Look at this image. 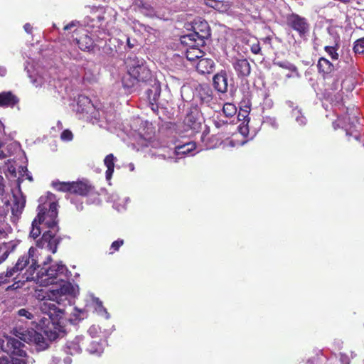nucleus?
I'll list each match as a JSON object with an SVG mask.
<instances>
[{
    "instance_id": "obj_1",
    "label": "nucleus",
    "mask_w": 364,
    "mask_h": 364,
    "mask_svg": "<svg viewBox=\"0 0 364 364\" xmlns=\"http://www.w3.org/2000/svg\"><path fill=\"white\" fill-rule=\"evenodd\" d=\"M49 293L50 289L48 291L40 289L35 292V297L40 301L39 309L43 314L48 316V318L44 317L40 320L38 328L50 340H55L58 337L57 325L58 321L62 318L63 311L51 302Z\"/></svg>"
},
{
    "instance_id": "obj_2",
    "label": "nucleus",
    "mask_w": 364,
    "mask_h": 364,
    "mask_svg": "<svg viewBox=\"0 0 364 364\" xmlns=\"http://www.w3.org/2000/svg\"><path fill=\"white\" fill-rule=\"evenodd\" d=\"M57 207L58 205L55 202L39 205L38 207V215L36 218L38 223L50 229L43 233L41 240L37 242V245L42 250L46 249L52 253L56 252L59 242V240L55 237V232L58 230L56 220L58 216Z\"/></svg>"
},
{
    "instance_id": "obj_3",
    "label": "nucleus",
    "mask_w": 364,
    "mask_h": 364,
    "mask_svg": "<svg viewBox=\"0 0 364 364\" xmlns=\"http://www.w3.org/2000/svg\"><path fill=\"white\" fill-rule=\"evenodd\" d=\"M45 252H48L46 249H41L37 245V247H31L27 254L20 257L15 266L6 271V277H13L15 273L22 272L23 278L26 281L34 279V273L36 270L37 264L40 262L41 259L38 256H42Z\"/></svg>"
},
{
    "instance_id": "obj_4",
    "label": "nucleus",
    "mask_w": 364,
    "mask_h": 364,
    "mask_svg": "<svg viewBox=\"0 0 364 364\" xmlns=\"http://www.w3.org/2000/svg\"><path fill=\"white\" fill-rule=\"evenodd\" d=\"M40 259V262L43 264V267L38 271L34 279L36 283L43 287L57 284L58 280H60V277L66 273L67 267L62 263H55L46 267L51 261L50 255L46 256L43 260H42L41 257Z\"/></svg>"
},
{
    "instance_id": "obj_5",
    "label": "nucleus",
    "mask_w": 364,
    "mask_h": 364,
    "mask_svg": "<svg viewBox=\"0 0 364 364\" xmlns=\"http://www.w3.org/2000/svg\"><path fill=\"white\" fill-rule=\"evenodd\" d=\"M128 74L123 78V85L126 87H132L138 81H146L151 77V73L145 65L143 59L136 56L128 58Z\"/></svg>"
},
{
    "instance_id": "obj_6",
    "label": "nucleus",
    "mask_w": 364,
    "mask_h": 364,
    "mask_svg": "<svg viewBox=\"0 0 364 364\" xmlns=\"http://www.w3.org/2000/svg\"><path fill=\"white\" fill-rule=\"evenodd\" d=\"M193 32L184 35L181 38V42L183 45L196 43L197 46H204L205 40L210 36V31L205 21L197 20L193 25Z\"/></svg>"
},
{
    "instance_id": "obj_7",
    "label": "nucleus",
    "mask_w": 364,
    "mask_h": 364,
    "mask_svg": "<svg viewBox=\"0 0 364 364\" xmlns=\"http://www.w3.org/2000/svg\"><path fill=\"white\" fill-rule=\"evenodd\" d=\"M5 188V182L2 176L0 175V196H1V203L3 205H0V216L6 215L9 210L14 215H18L21 213L25 207L26 198L21 194L14 195V204L11 205L9 199L6 196H4Z\"/></svg>"
},
{
    "instance_id": "obj_8",
    "label": "nucleus",
    "mask_w": 364,
    "mask_h": 364,
    "mask_svg": "<svg viewBox=\"0 0 364 364\" xmlns=\"http://www.w3.org/2000/svg\"><path fill=\"white\" fill-rule=\"evenodd\" d=\"M14 333L20 340L28 343H33L36 344L41 349H45L47 347L46 339L42 336V334L33 329H15L14 330Z\"/></svg>"
},
{
    "instance_id": "obj_9",
    "label": "nucleus",
    "mask_w": 364,
    "mask_h": 364,
    "mask_svg": "<svg viewBox=\"0 0 364 364\" xmlns=\"http://www.w3.org/2000/svg\"><path fill=\"white\" fill-rule=\"evenodd\" d=\"M60 283L50 289L49 294L52 301L60 304L67 299L68 296L74 293L73 286L68 282L60 279Z\"/></svg>"
},
{
    "instance_id": "obj_10",
    "label": "nucleus",
    "mask_w": 364,
    "mask_h": 364,
    "mask_svg": "<svg viewBox=\"0 0 364 364\" xmlns=\"http://www.w3.org/2000/svg\"><path fill=\"white\" fill-rule=\"evenodd\" d=\"M22 343L15 338L4 336L0 338V347L1 350L12 355L24 357L26 352L22 349Z\"/></svg>"
},
{
    "instance_id": "obj_11",
    "label": "nucleus",
    "mask_w": 364,
    "mask_h": 364,
    "mask_svg": "<svg viewBox=\"0 0 364 364\" xmlns=\"http://www.w3.org/2000/svg\"><path fill=\"white\" fill-rule=\"evenodd\" d=\"M287 23L294 30L298 31L301 36L305 34L309 30V25L305 18L296 14H292L288 17Z\"/></svg>"
},
{
    "instance_id": "obj_12",
    "label": "nucleus",
    "mask_w": 364,
    "mask_h": 364,
    "mask_svg": "<svg viewBox=\"0 0 364 364\" xmlns=\"http://www.w3.org/2000/svg\"><path fill=\"white\" fill-rule=\"evenodd\" d=\"M214 87L220 92L225 93L228 91V75L225 71H221L213 77Z\"/></svg>"
},
{
    "instance_id": "obj_13",
    "label": "nucleus",
    "mask_w": 364,
    "mask_h": 364,
    "mask_svg": "<svg viewBox=\"0 0 364 364\" xmlns=\"http://www.w3.org/2000/svg\"><path fill=\"white\" fill-rule=\"evenodd\" d=\"M186 46L188 47L186 51V56L189 61L199 60L203 57L204 53L199 48L200 46H197L196 43Z\"/></svg>"
},
{
    "instance_id": "obj_14",
    "label": "nucleus",
    "mask_w": 364,
    "mask_h": 364,
    "mask_svg": "<svg viewBox=\"0 0 364 364\" xmlns=\"http://www.w3.org/2000/svg\"><path fill=\"white\" fill-rule=\"evenodd\" d=\"M233 65L235 71L240 76H248L251 72L250 64L247 59L237 60Z\"/></svg>"
},
{
    "instance_id": "obj_15",
    "label": "nucleus",
    "mask_w": 364,
    "mask_h": 364,
    "mask_svg": "<svg viewBox=\"0 0 364 364\" xmlns=\"http://www.w3.org/2000/svg\"><path fill=\"white\" fill-rule=\"evenodd\" d=\"M197 70L202 73H210L213 71L214 62L210 58H200L196 64Z\"/></svg>"
},
{
    "instance_id": "obj_16",
    "label": "nucleus",
    "mask_w": 364,
    "mask_h": 364,
    "mask_svg": "<svg viewBox=\"0 0 364 364\" xmlns=\"http://www.w3.org/2000/svg\"><path fill=\"white\" fill-rule=\"evenodd\" d=\"M76 42L79 48L84 51H91L94 48L92 39L86 33L76 38Z\"/></svg>"
},
{
    "instance_id": "obj_17",
    "label": "nucleus",
    "mask_w": 364,
    "mask_h": 364,
    "mask_svg": "<svg viewBox=\"0 0 364 364\" xmlns=\"http://www.w3.org/2000/svg\"><path fill=\"white\" fill-rule=\"evenodd\" d=\"M92 109L90 100L85 96H80L77 100V111L81 113H88Z\"/></svg>"
},
{
    "instance_id": "obj_18",
    "label": "nucleus",
    "mask_w": 364,
    "mask_h": 364,
    "mask_svg": "<svg viewBox=\"0 0 364 364\" xmlns=\"http://www.w3.org/2000/svg\"><path fill=\"white\" fill-rule=\"evenodd\" d=\"M90 186L83 182H73L71 193L85 196L90 191Z\"/></svg>"
},
{
    "instance_id": "obj_19",
    "label": "nucleus",
    "mask_w": 364,
    "mask_h": 364,
    "mask_svg": "<svg viewBox=\"0 0 364 364\" xmlns=\"http://www.w3.org/2000/svg\"><path fill=\"white\" fill-rule=\"evenodd\" d=\"M17 101L16 97L11 92L0 94V106H14Z\"/></svg>"
},
{
    "instance_id": "obj_20",
    "label": "nucleus",
    "mask_w": 364,
    "mask_h": 364,
    "mask_svg": "<svg viewBox=\"0 0 364 364\" xmlns=\"http://www.w3.org/2000/svg\"><path fill=\"white\" fill-rule=\"evenodd\" d=\"M114 159L115 158L113 156V154H110L107 155L104 160L105 165L107 168V170L106 171V178L107 180H109L111 178L112 173L114 172Z\"/></svg>"
},
{
    "instance_id": "obj_21",
    "label": "nucleus",
    "mask_w": 364,
    "mask_h": 364,
    "mask_svg": "<svg viewBox=\"0 0 364 364\" xmlns=\"http://www.w3.org/2000/svg\"><path fill=\"white\" fill-rule=\"evenodd\" d=\"M318 68L320 72L330 73L334 69L333 65L327 59L321 58L318 62Z\"/></svg>"
},
{
    "instance_id": "obj_22",
    "label": "nucleus",
    "mask_w": 364,
    "mask_h": 364,
    "mask_svg": "<svg viewBox=\"0 0 364 364\" xmlns=\"http://www.w3.org/2000/svg\"><path fill=\"white\" fill-rule=\"evenodd\" d=\"M196 149V144L193 142H189L184 144L181 146H177L175 149L176 155H185Z\"/></svg>"
},
{
    "instance_id": "obj_23",
    "label": "nucleus",
    "mask_w": 364,
    "mask_h": 364,
    "mask_svg": "<svg viewBox=\"0 0 364 364\" xmlns=\"http://www.w3.org/2000/svg\"><path fill=\"white\" fill-rule=\"evenodd\" d=\"M292 117L295 118L296 122H298L299 125H304L306 122V117L301 113L300 109L295 108L292 111Z\"/></svg>"
},
{
    "instance_id": "obj_24",
    "label": "nucleus",
    "mask_w": 364,
    "mask_h": 364,
    "mask_svg": "<svg viewBox=\"0 0 364 364\" xmlns=\"http://www.w3.org/2000/svg\"><path fill=\"white\" fill-rule=\"evenodd\" d=\"M68 348L69 350V353L75 354L79 353L80 352V346L79 344V339L76 338L75 341L70 342L68 343Z\"/></svg>"
},
{
    "instance_id": "obj_25",
    "label": "nucleus",
    "mask_w": 364,
    "mask_h": 364,
    "mask_svg": "<svg viewBox=\"0 0 364 364\" xmlns=\"http://www.w3.org/2000/svg\"><path fill=\"white\" fill-rule=\"evenodd\" d=\"M40 225L41 224L38 223L37 218H35L32 223V227L30 232V236L34 239L38 237L41 232V228L39 227Z\"/></svg>"
},
{
    "instance_id": "obj_26",
    "label": "nucleus",
    "mask_w": 364,
    "mask_h": 364,
    "mask_svg": "<svg viewBox=\"0 0 364 364\" xmlns=\"http://www.w3.org/2000/svg\"><path fill=\"white\" fill-rule=\"evenodd\" d=\"M223 112L227 117H232L237 111L236 107L231 103H226L223 106Z\"/></svg>"
},
{
    "instance_id": "obj_27",
    "label": "nucleus",
    "mask_w": 364,
    "mask_h": 364,
    "mask_svg": "<svg viewBox=\"0 0 364 364\" xmlns=\"http://www.w3.org/2000/svg\"><path fill=\"white\" fill-rule=\"evenodd\" d=\"M71 186L72 183H66V182H58L55 183L54 186L58 191H68L71 193Z\"/></svg>"
},
{
    "instance_id": "obj_28",
    "label": "nucleus",
    "mask_w": 364,
    "mask_h": 364,
    "mask_svg": "<svg viewBox=\"0 0 364 364\" xmlns=\"http://www.w3.org/2000/svg\"><path fill=\"white\" fill-rule=\"evenodd\" d=\"M353 50L355 53H364V38L358 39L355 42Z\"/></svg>"
},
{
    "instance_id": "obj_29",
    "label": "nucleus",
    "mask_w": 364,
    "mask_h": 364,
    "mask_svg": "<svg viewBox=\"0 0 364 364\" xmlns=\"http://www.w3.org/2000/svg\"><path fill=\"white\" fill-rule=\"evenodd\" d=\"M208 5L215 9L223 11L227 9V5L224 6V4L221 1L210 0Z\"/></svg>"
},
{
    "instance_id": "obj_30",
    "label": "nucleus",
    "mask_w": 364,
    "mask_h": 364,
    "mask_svg": "<svg viewBox=\"0 0 364 364\" xmlns=\"http://www.w3.org/2000/svg\"><path fill=\"white\" fill-rule=\"evenodd\" d=\"M9 255L7 245L5 244L0 245V263L4 262Z\"/></svg>"
},
{
    "instance_id": "obj_31",
    "label": "nucleus",
    "mask_w": 364,
    "mask_h": 364,
    "mask_svg": "<svg viewBox=\"0 0 364 364\" xmlns=\"http://www.w3.org/2000/svg\"><path fill=\"white\" fill-rule=\"evenodd\" d=\"M9 230V224L0 218V237L6 235Z\"/></svg>"
},
{
    "instance_id": "obj_32",
    "label": "nucleus",
    "mask_w": 364,
    "mask_h": 364,
    "mask_svg": "<svg viewBox=\"0 0 364 364\" xmlns=\"http://www.w3.org/2000/svg\"><path fill=\"white\" fill-rule=\"evenodd\" d=\"M18 315L21 317H25L27 319H33V315L31 312L26 309H21L17 312Z\"/></svg>"
},
{
    "instance_id": "obj_33",
    "label": "nucleus",
    "mask_w": 364,
    "mask_h": 364,
    "mask_svg": "<svg viewBox=\"0 0 364 364\" xmlns=\"http://www.w3.org/2000/svg\"><path fill=\"white\" fill-rule=\"evenodd\" d=\"M325 50L328 53L333 60L338 58V54L336 53V48L332 46H326Z\"/></svg>"
},
{
    "instance_id": "obj_34",
    "label": "nucleus",
    "mask_w": 364,
    "mask_h": 364,
    "mask_svg": "<svg viewBox=\"0 0 364 364\" xmlns=\"http://www.w3.org/2000/svg\"><path fill=\"white\" fill-rule=\"evenodd\" d=\"M73 133L68 129L64 130L60 135V138L63 141H71L73 139Z\"/></svg>"
},
{
    "instance_id": "obj_35",
    "label": "nucleus",
    "mask_w": 364,
    "mask_h": 364,
    "mask_svg": "<svg viewBox=\"0 0 364 364\" xmlns=\"http://www.w3.org/2000/svg\"><path fill=\"white\" fill-rule=\"evenodd\" d=\"M97 307L96 310L98 311V313L105 315V318H108L109 314L107 312L106 309L102 306V302L97 299Z\"/></svg>"
},
{
    "instance_id": "obj_36",
    "label": "nucleus",
    "mask_w": 364,
    "mask_h": 364,
    "mask_svg": "<svg viewBox=\"0 0 364 364\" xmlns=\"http://www.w3.org/2000/svg\"><path fill=\"white\" fill-rule=\"evenodd\" d=\"M323 357L317 355L309 360L308 364H323Z\"/></svg>"
},
{
    "instance_id": "obj_37",
    "label": "nucleus",
    "mask_w": 364,
    "mask_h": 364,
    "mask_svg": "<svg viewBox=\"0 0 364 364\" xmlns=\"http://www.w3.org/2000/svg\"><path fill=\"white\" fill-rule=\"evenodd\" d=\"M340 362L341 364H350V357L346 353L340 354Z\"/></svg>"
},
{
    "instance_id": "obj_38",
    "label": "nucleus",
    "mask_w": 364,
    "mask_h": 364,
    "mask_svg": "<svg viewBox=\"0 0 364 364\" xmlns=\"http://www.w3.org/2000/svg\"><path fill=\"white\" fill-rule=\"evenodd\" d=\"M251 51L254 53V54H259L260 50H261V48H260V46H259V43H253L252 46H251Z\"/></svg>"
},
{
    "instance_id": "obj_39",
    "label": "nucleus",
    "mask_w": 364,
    "mask_h": 364,
    "mask_svg": "<svg viewBox=\"0 0 364 364\" xmlns=\"http://www.w3.org/2000/svg\"><path fill=\"white\" fill-rule=\"evenodd\" d=\"M124 243V241L122 240H117L112 242L111 245V248L114 249V251L118 250L119 247H121Z\"/></svg>"
},
{
    "instance_id": "obj_40",
    "label": "nucleus",
    "mask_w": 364,
    "mask_h": 364,
    "mask_svg": "<svg viewBox=\"0 0 364 364\" xmlns=\"http://www.w3.org/2000/svg\"><path fill=\"white\" fill-rule=\"evenodd\" d=\"M23 358V357H21V358H12V359L10 360H11V363H12L14 364H26L25 359Z\"/></svg>"
},
{
    "instance_id": "obj_41",
    "label": "nucleus",
    "mask_w": 364,
    "mask_h": 364,
    "mask_svg": "<svg viewBox=\"0 0 364 364\" xmlns=\"http://www.w3.org/2000/svg\"><path fill=\"white\" fill-rule=\"evenodd\" d=\"M0 364H14L11 363L10 358L8 357L0 356Z\"/></svg>"
},
{
    "instance_id": "obj_42",
    "label": "nucleus",
    "mask_w": 364,
    "mask_h": 364,
    "mask_svg": "<svg viewBox=\"0 0 364 364\" xmlns=\"http://www.w3.org/2000/svg\"><path fill=\"white\" fill-rule=\"evenodd\" d=\"M6 273L0 274V285L7 282V278H9V277H6Z\"/></svg>"
},
{
    "instance_id": "obj_43",
    "label": "nucleus",
    "mask_w": 364,
    "mask_h": 364,
    "mask_svg": "<svg viewBox=\"0 0 364 364\" xmlns=\"http://www.w3.org/2000/svg\"><path fill=\"white\" fill-rule=\"evenodd\" d=\"M25 31L28 33H31L32 31V26L29 23H26L23 26Z\"/></svg>"
},
{
    "instance_id": "obj_44",
    "label": "nucleus",
    "mask_w": 364,
    "mask_h": 364,
    "mask_svg": "<svg viewBox=\"0 0 364 364\" xmlns=\"http://www.w3.org/2000/svg\"><path fill=\"white\" fill-rule=\"evenodd\" d=\"M6 73V69L3 66H0V76H4Z\"/></svg>"
},
{
    "instance_id": "obj_45",
    "label": "nucleus",
    "mask_w": 364,
    "mask_h": 364,
    "mask_svg": "<svg viewBox=\"0 0 364 364\" xmlns=\"http://www.w3.org/2000/svg\"><path fill=\"white\" fill-rule=\"evenodd\" d=\"M127 45L130 48H132L134 46V45L133 43H132V42L130 41V39L129 38H127Z\"/></svg>"
},
{
    "instance_id": "obj_46",
    "label": "nucleus",
    "mask_w": 364,
    "mask_h": 364,
    "mask_svg": "<svg viewBox=\"0 0 364 364\" xmlns=\"http://www.w3.org/2000/svg\"><path fill=\"white\" fill-rule=\"evenodd\" d=\"M73 26H74V24H73V23L68 24V25H67V26H65L64 27V29H65V30H68V29H70L71 27H73Z\"/></svg>"
},
{
    "instance_id": "obj_47",
    "label": "nucleus",
    "mask_w": 364,
    "mask_h": 364,
    "mask_svg": "<svg viewBox=\"0 0 364 364\" xmlns=\"http://www.w3.org/2000/svg\"><path fill=\"white\" fill-rule=\"evenodd\" d=\"M6 157V154L4 153L3 151L0 149V159H4Z\"/></svg>"
},
{
    "instance_id": "obj_48",
    "label": "nucleus",
    "mask_w": 364,
    "mask_h": 364,
    "mask_svg": "<svg viewBox=\"0 0 364 364\" xmlns=\"http://www.w3.org/2000/svg\"><path fill=\"white\" fill-rule=\"evenodd\" d=\"M27 178H28L29 181H33L32 177H31V176H29V175H27Z\"/></svg>"
},
{
    "instance_id": "obj_49",
    "label": "nucleus",
    "mask_w": 364,
    "mask_h": 364,
    "mask_svg": "<svg viewBox=\"0 0 364 364\" xmlns=\"http://www.w3.org/2000/svg\"><path fill=\"white\" fill-rule=\"evenodd\" d=\"M291 67H292V68H294V70H295V69H296V67H294V66H293V65H291ZM289 69H291V68H289Z\"/></svg>"
},
{
    "instance_id": "obj_50",
    "label": "nucleus",
    "mask_w": 364,
    "mask_h": 364,
    "mask_svg": "<svg viewBox=\"0 0 364 364\" xmlns=\"http://www.w3.org/2000/svg\"><path fill=\"white\" fill-rule=\"evenodd\" d=\"M353 119H354L356 122H358V120H357V119H356V117H355V116H354V117H353Z\"/></svg>"
},
{
    "instance_id": "obj_51",
    "label": "nucleus",
    "mask_w": 364,
    "mask_h": 364,
    "mask_svg": "<svg viewBox=\"0 0 364 364\" xmlns=\"http://www.w3.org/2000/svg\"><path fill=\"white\" fill-rule=\"evenodd\" d=\"M328 361L330 362L329 364H332V360H328Z\"/></svg>"
},
{
    "instance_id": "obj_52",
    "label": "nucleus",
    "mask_w": 364,
    "mask_h": 364,
    "mask_svg": "<svg viewBox=\"0 0 364 364\" xmlns=\"http://www.w3.org/2000/svg\"><path fill=\"white\" fill-rule=\"evenodd\" d=\"M116 208L118 210H120V208L119 207H116Z\"/></svg>"
}]
</instances>
